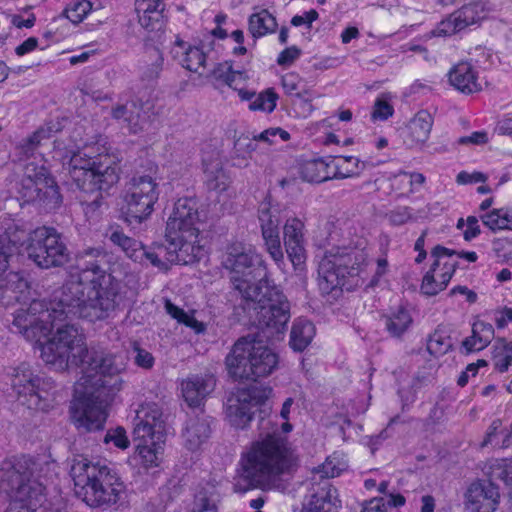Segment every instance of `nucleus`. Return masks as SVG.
<instances>
[{
	"label": "nucleus",
	"instance_id": "f257e3e1",
	"mask_svg": "<svg viewBox=\"0 0 512 512\" xmlns=\"http://www.w3.org/2000/svg\"><path fill=\"white\" fill-rule=\"evenodd\" d=\"M79 367L83 376L70 406L72 422L81 432L102 430L107 418L106 408L121 388L119 369L111 356L96 351H89L86 361Z\"/></svg>",
	"mask_w": 512,
	"mask_h": 512
},
{
	"label": "nucleus",
	"instance_id": "f03ea898",
	"mask_svg": "<svg viewBox=\"0 0 512 512\" xmlns=\"http://www.w3.org/2000/svg\"><path fill=\"white\" fill-rule=\"evenodd\" d=\"M86 289L87 283L71 276L53 293L49 303L35 299L27 308L18 309L14 313L12 330L23 335L26 340L39 341L53 331L56 321H65L72 317L83 318Z\"/></svg>",
	"mask_w": 512,
	"mask_h": 512
},
{
	"label": "nucleus",
	"instance_id": "7ed1b4c3",
	"mask_svg": "<svg viewBox=\"0 0 512 512\" xmlns=\"http://www.w3.org/2000/svg\"><path fill=\"white\" fill-rule=\"evenodd\" d=\"M297 455L287 438L273 428L252 443L242 456V477L251 487L265 488L297 464Z\"/></svg>",
	"mask_w": 512,
	"mask_h": 512
},
{
	"label": "nucleus",
	"instance_id": "20e7f679",
	"mask_svg": "<svg viewBox=\"0 0 512 512\" xmlns=\"http://www.w3.org/2000/svg\"><path fill=\"white\" fill-rule=\"evenodd\" d=\"M221 265L229 272L232 288L242 299L251 296L257 298L259 295L257 291L272 281L262 255L251 245L242 241H232L227 244Z\"/></svg>",
	"mask_w": 512,
	"mask_h": 512
},
{
	"label": "nucleus",
	"instance_id": "39448f33",
	"mask_svg": "<svg viewBox=\"0 0 512 512\" xmlns=\"http://www.w3.org/2000/svg\"><path fill=\"white\" fill-rule=\"evenodd\" d=\"M75 494L90 507L110 506L120 498L124 484L114 470L87 459L74 462L70 471Z\"/></svg>",
	"mask_w": 512,
	"mask_h": 512
},
{
	"label": "nucleus",
	"instance_id": "423d86ee",
	"mask_svg": "<svg viewBox=\"0 0 512 512\" xmlns=\"http://www.w3.org/2000/svg\"><path fill=\"white\" fill-rule=\"evenodd\" d=\"M364 244L361 239L353 245L342 242L325 252L318 265V285L322 293L350 288L347 278L358 276L367 262Z\"/></svg>",
	"mask_w": 512,
	"mask_h": 512
},
{
	"label": "nucleus",
	"instance_id": "0eeeda50",
	"mask_svg": "<svg viewBox=\"0 0 512 512\" xmlns=\"http://www.w3.org/2000/svg\"><path fill=\"white\" fill-rule=\"evenodd\" d=\"M35 462L26 456L5 460L0 468L2 489L11 512H34L43 500L44 487L33 478Z\"/></svg>",
	"mask_w": 512,
	"mask_h": 512
},
{
	"label": "nucleus",
	"instance_id": "6e6552de",
	"mask_svg": "<svg viewBox=\"0 0 512 512\" xmlns=\"http://www.w3.org/2000/svg\"><path fill=\"white\" fill-rule=\"evenodd\" d=\"M61 161L63 170L80 191L95 194V198L88 204L93 210L102 205V193L108 192L119 181L116 167L96 163L80 151L67 152Z\"/></svg>",
	"mask_w": 512,
	"mask_h": 512
},
{
	"label": "nucleus",
	"instance_id": "1a4fd4ad",
	"mask_svg": "<svg viewBox=\"0 0 512 512\" xmlns=\"http://www.w3.org/2000/svg\"><path fill=\"white\" fill-rule=\"evenodd\" d=\"M234 380H253L270 375L277 367L278 356L254 335L239 338L225 359Z\"/></svg>",
	"mask_w": 512,
	"mask_h": 512
},
{
	"label": "nucleus",
	"instance_id": "9d476101",
	"mask_svg": "<svg viewBox=\"0 0 512 512\" xmlns=\"http://www.w3.org/2000/svg\"><path fill=\"white\" fill-rule=\"evenodd\" d=\"M63 321H56L53 329L56 332L47 338L51 332L39 341L32 340L39 345L43 361L56 370H65L69 365L80 366L89 356V350L84 342V336L77 327Z\"/></svg>",
	"mask_w": 512,
	"mask_h": 512
},
{
	"label": "nucleus",
	"instance_id": "9b49d317",
	"mask_svg": "<svg viewBox=\"0 0 512 512\" xmlns=\"http://www.w3.org/2000/svg\"><path fill=\"white\" fill-rule=\"evenodd\" d=\"M258 292L257 298L251 296L242 299L243 309L262 329H268L272 335L283 333L291 317L287 297L273 281Z\"/></svg>",
	"mask_w": 512,
	"mask_h": 512
},
{
	"label": "nucleus",
	"instance_id": "f8f14e48",
	"mask_svg": "<svg viewBox=\"0 0 512 512\" xmlns=\"http://www.w3.org/2000/svg\"><path fill=\"white\" fill-rule=\"evenodd\" d=\"M159 198L156 179L151 175H134L126 184L120 209L121 219L132 228L146 221Z\"/></svg>",
	"mask_w": 512,
	"mask_h": 512
},
{
	"label": "nucleus",
	"instance_id": "ddd939ff",
	"mask_svg": "<svg viewBox=\"0 0 512 512\" xmlns=\"http://www.w3.org/2000/svg\"><path fill=\"white\" fill-rule=\"evenodd\" d=\"M198 208L196 198H179L167 220L165 237L177 241L179 245L189 244L194 250L198 249L197 259L200 260L205 256V249L201 244Z\"/></svg>",
	"mask_w": 512,
	"mask_h": 512
},
{
	"label": "nucleus",
	"instance_id": "4468645a",
	"mask_svg": "<svg viewBox=\"0 0 512 512\" xmlns=\"http://www.w3.org/2000/svg\"><path fill=\"white\" fill-rule=\"evenodd\" d=\"M18 193L27 203H37L47 210L60 206L62 196L55 180L44 166L29 162L24 166Z\"/></svg>",
	"mask_w": 512,
	"mask_h": 512
},
{
	"label": "nucleus",
	"instance_id": "2eb2a0df",
	"mask_svg": "<svg viewBox=\"0 0 512 512\" xmlns=\"http://www.w3.org/2000/svg\"><path fill=\"white\" fill-rule=\"evenodd\" d=\"M86 305L83 318L91 322L110 317L121 304V283L112 275L91 279L87 283Z\"/></svg>",
	"mask_w": 512,
	"mask_h": 512
},
{
	"label": "nucleus",
	"instance_id": "dca6fc26",
	"mask_svg": "<svg viewBox=\"0 0 512 512\" xmlns=\"http://www.w3.org/2000/svg\"><path fill=\"white\" fill-rule=\"evenodd\" d=\"M11 385L18 400L29 409L45 411L51 407L54 382L34 374L29 364L21 363L14 369Z\"/></svg>",
	"mask_w": 512,
	"mask_h": 512
},
{
	"label": "nucleus",
	"instance_id": "f3484780",
	"mask_svg": "<svg viewBox=\"0 0 512 512\" xmlns=\"http://www.w3.org/2000/svg\"><path fill=\"white\" fill-rule=\"evenodd\" d=\"M26 252L29 259L43 269L62 267L70 260V252L61 234L45 226L32 231Z\"/></svg>",
	"mask_w": 512,
	"mask_h": 512
},
{
	"label": "nucleus",
	"instance_id": "a211bd4d",
	"mask_svg": "<svg viewBox=\"0 0 512 512\" xmlns=\"http://www.w3.org/2000/svg\"><path fill=\"white\" fill-rule=\"evenodd\" d=\"M271 393L272 389L266 385H251L246 389L238 390L227 401L226 417L229 423L237 429L246 428L252 421L258 406L263 404Z\"/></svg>",
	"mask_w": 512,
	"mask_h": 512
},
{
	"label": "nucleus",
	"instance_id": "6ab92c4d",
	"mask_svg": "<svg viewBox=\"0 0 512 512\" xmlns=\"http://www.w3.org/2000/svg\"><path fill=\"white\" fill-rule=\"evenodd\" d=\"M492 478L473 481L464 493L465 508L471 512H494L499 504L500 492Z\"/></svg>",
	"mask_w": 512,
	"mask_h": 512
},
{
	"label": "nucleus",
	"instance_id": "aec40b11",
	"mask_svg": "<svg viewBox=\"0 0 512 512\" xmlns=\"http://www.w3.org/2000/svg\"><path fill=\"white\" fill-rule=\"evenodd\" d=\"M166 239L167 244H157L152 251L145 249L143 258L148 259L151 264L158 268H166V263L188 265L199 261L197 259L198 249L193 250L189 244L179 245L173 239Z\"/></svg>",
	"mask_w": 512,
	"mask_h": 512
},
{
	"label": "nucleus",
	"instance_id": "412c9836",
	"mask_svg": "<svg viewBox=\"0 0 512 512\" xmlns=\"http://www.w3.org/2000/svg\"><path fill=\"white\" fill-rule=\"evenodd\" d=\"M75 268L78 271L77 278L85 283L103 275H111L107 273V254L102 248L89 247L79 251L75 258Z\"/></svg>",
	"mask_w": 512,
	"mask_h": 512
},
{
	"label": "nucleus",
	"instance_id": "4be33fe9",
	"mask_svg": "<svg viewBox=\"0 0 512 512\" xmlns=\"http://www.w3.org/2000/svg\"><path fill=\"white\" fill-rule=\"evenodd\" d=\"M304 223L298 218H290L283 227L286 253L295 269L302 270L306 261L304 248Z\"/></svg>",
	"mask_w": 512,
	"mask_h": 512
},
{
	"label": "nucleus",
	"instance_id": "5701e85b",
	"mask_svg": "<svg viewBox=\"0 0 512 512\" xmlns=\"http://www.w3.org/2000/svg\"><path fill=\"white\" fill-rule=\"evenodd\" d=\"M340 507L337 490L330 481L311 484L301 512H334Z\"/></svg>",
	"mask_w": 512,
	"mask_h": 512
},
{
	"label": "nucleus",
	"instance_id": "b1692460",
	"mask_svg": "<svg viewBox=\"0 0 512 512\" xmlns=\"http://www.w3.org/2000/svg\"><path fill=\"white\" fill-rule=\"evenodd\" d=\"M215 385L216 380L211 374L188 377L181 384L183 398L190 407H199Z\"/></svg>",
	"mask_w": 512,
	"mask_h": 512
},
{
	"label": "nucleus",
	"instance_id": "393cba45",
	"mask_svg": "<svg viewBox=\"0 0 512 512\" xmlns=\"http://www.w3.org/2000/svg\"><path fill=\"white\" fill-rule=\"evenodd\" d=\"M211 432L209 416L201 412L195 417H190L183 432L185 446L191 451L200 449L210 438Z\"/></svg>",
	"mask_w": 512,
	"mask_h": 512
},
{
	"label": "nucleus",
	"instance_id": "a878e982",
	"mask_svg": "<svg viewBox=\"0 0 512 512\" xmlns=\"http://www.w3.org/2000/svg\"><path fill=\"white\" fill-rule=\"evenodd\" d=\"M484 5L482 1H472L463 5L459 10L452 13L446 21L442 22L443 26L450 29H443L445 34H452L463 30L469 25L475 24L482 18Z\"/></svg>",
	"mask_w": 512,
	"mask_h": 512
},
{
	"label": "nucleus",
	"instance_id": "bb28decb",
	"mask_svg": "<svg viewBox=\"0 0 512 512\" xmlns=\"http://www.w3.org/2000/svg\"><path fill=\"white\" fill-rule=\"evenodd\" d=\"M448 77L450 84L461 93L472 94L481 89L476 71L470 63H458L449 71Z\"/></svg>",
	"mask_w": 512,
	"mask_h": 512
},
{
	"label": "nucleus",
	"instance_id": "cd10ccee",
	"mask_svg": "<svg viewBox=\"0 0 512 512\" xmlns=\"http://www.w3.org/2000/svg\"><path fill=\"white\" fill-rule=\"evenodd\" d=\"M457 267V261H445L442 273L438 275L439 281L436 280L435 274H425L421 284V292L427 296H435L440 291H443L450 282Z\"/></svg>",
	"mask_w": 512,
	"mask_h": 512
},
{
	"label": "nucleus",
	"instance_id": "c85d7f7f",
	"mask_svg": "<svg viewBox=\"0 0 512 512\" xmlns=\"http://www.w3.org/2000/svg\"><path fill=\"white\" fill-rule=\"evenodd\" d=\"M185 45L186 43L182 40L176 41L175 48L173 49L174 57H178L180 53L177 48L181 49L182 58L180 63L182 66L191 72L202 75V70L205 69L206 63L205 53L199 47H185Z\"/></svg>",
	"mask_w": 512,
	"mask_h": 512
},
{
	"label": "nucleus",
	"instance_id": "c756f323",
	"mask_svg": "<svg viewBox=\"0 0 512 512\" xmlns=\"http://www.w3.org/2000/svg\"><path fill=\"white\" fill-rule=\"evenodd\" d=\"M494 338V328L491 324L478 321L473 324L472 335L462 342L466 353L484 349Z\"/></svg>",
	"mask_w": 512,
	"mask_h": 512
},
{
	"label": "nucleus",
	"instance_id": "7c9ffc66",
	"mask_svg": "<svg viewBox=\"0 0 512 512\" xmlns=\"http://www.w3.org/2000/svg\"><path fill=\"white\" fill-rule=\"evenodd\" d=\"M315 336L314 324L305 318L295 319L290 333V346L294 351L302 352Z\"/></svg>",
	"mask_w": 512,
	"mask_h": 512
},
{
	"label": "nucleus",
	"instance_id": "2f4dec72",
	"mask_svg": "<svg viewBox=\"0 0 512 512\" xmlns=\"http://www.w3.org/2000/svg\"><path fill=\"white\" fill-rule=\"evenodd\" d=\"M432 125V115L426 110H421L408 124V137L412 142L423 144L429 138Z\"/></svg>",
	"mask_w": 512,
	"mask_h": 512
},
{
	"label": "nucleus",
	"instance_id": "473e14b6",
	"mask_svg": "<svg viewBox=\"0 0 512 512\" xmlns=\"http://www.w3.org/2000/svg\"><path fill=\"white\" fill-rule=\"evenodd\" d=\"M61 130L62 126L58 120L45 123L31 136L23 140V142L20 144L22 153L27 157L33 155L34 151L41 144L42 140L52 137L54 133H57Z\"/></svg>",
	"mask_w": 512,
	"mask_h": 512
},
{
	"label": "nucleus",
	"instance_id": "72a5a7b5",
	"mask_svg": "<svg viewBox=\"0 0 512 512\" xmlns=\"http://www.w3.org/2000/svg\"><path fill=\"white\" fill-rule=\"evenodd\" d=\"M141 111V106L131 101L113 108L111 114L114 119L123 120L131 133H137L142 129Z\"/></svg>",
	"mask_w": 512,
	"mask_h": 512
},
{
	"label": "nucleus",
	"instance_id": "f704fd0d",
	"mask_svg": "<svg viewBox=\"0 0 512 512\" xmlns=\"http://www.w3.org/2000/svg\"><path fill=\"white\" fill-rule=\"evenodd\" d=\"M109 240L118 246L129 258L134 261H141L145 248L141 242L128 237L121 230L115 229L109 235Z\"/></svg>",
	"mask_w": 512,
	"mask_h": 512
},
{
	"label": "nucleus",
	"instance_id": "c9c22d12",
	"mask_svg": "<svg viewBox=\"0 0 512 512\" xmlns=\"http://www.w3.org/2000/svg\"><path fill=\"white\" fill-rule=\"evenodd\" d=\"M277 26L276 18L266 9L253 13L249 17V32L254 38L274 33Z\"/></svg>",
	"mask_w": 512,
	"mask_h": 512
},
{
	"label": "nucleus",
	"instance_id": "e433bc0d",
	"mask_svg": "<svg viewBox=\"0 0 512 512\" xmlns=\"http://www.w3.org/2000/svg\"><path fill=\"white\" fill-rule=\"evenodd\" d=\"M330 165L322 159H313L304 162L300 168V174L303 180L307 182L321 183L332 179L329 172Z\"/></svg>",
	"mask_w": 512,
	"mask_h": 512
},
{
	"label": "nucleus",
	"instance_id": "4c0bfd02",
	"mask_svg": "<svg viewBox=\"0 0 512 512\" xmlns=\"http://www.w3.org/2000/svg\"><path fill=\"white\" fill-rule=\"evenodd\" d=\"M332 179H345L358 176L365 168V163L353 156H338L334 163Z\"/></svg>",
	"mask_w": 512,
	"mask_h": 512
},
{
	"label": "nucleus",
	"instance_id": "58836bf2",
	"mask_svg": "<svg viewBox=\"0 0 512 512\" xmlns=\"http://www.w3.org/2000/svg\"><path fill=\"white\" fill-rule=\"evenodd\" d=\"M492 360L498 372H506L512 365V341L497 339L493 345Z\"/></svg>",
	"mask_w": 512,
	"mask_h": 512
},
{
	"label": "nucleus",
	"instance_id": "ea45409f",
	"mask_svg": "<svg viewBox=\"0 0 512 512\" xmlns=\"http://www.w3.org/2000/svg\"><path fill=\"white\" fill-rule=\"evenodd\" d=\"M31 236L32 231L9 227L3 234H0V243L13 255L19 247L25 246L26 248L30 244Z\"/></svg>",
	"mask_w": 512,
	"mask_h": 512
},
{
	"label": "nucleus",
	"instance_id": "a19ab883",
	"mask_svg": "<svg viewBox=\"0 0 512 512\" xmlns=\"http://www.w3.org/2000/svg\"><path fill=\"white\" fill-rule=\"evenodd\" d=\"M480 218L483 224L493 232L512 230V213L506 208L493 209Z\"/></svg>",
	"mask_w": 512,
	"mask_h": 512
},
{
	"label": "nucleus",
	"instance_id": "79ce46f5",
	"mask_svg": "<svg viewBox=\"0 0 512 512\" xmlns=\"http://www.w3.org/2000/svg\"><path fill=\"white\" fill-rule=\"evenodd\" d=\"M384 323L392 337H400L410 327L412 318L407 310L400 308L391 315L385 316Z\"/></svg>",
	"mask_w": 512,
	"mask_h": 512
},
{
	"label": "nucleus",
	"instance_id": "37998d69",
	"mask_svg": "<svg viewBox=\"0 0 512 512\" xmlns=\"http://www.w3.org/2000/svg\"><path fill=\"white\" fill-rule=\"evenodd\" d=\"M344 467L335 457H328L326 461L314 469L311 484H318L322 481H329L330 478L339 476Z\"/></svg>",
	"mask_w": 512,
	"mask_h": 512
},
{
	"label": "nucleus",
	"instance_id": "c03bdc74",
	"mask_svg": "<svg viewBox=\"0 0 512 512\" xmlns=\"http://www.w3.org/2000/svg\"><path fill=\"white\" fill-rule=\"evenodd\" d=\"M135 421H141L146 424H150L152 427L163 431L162 412L157 404L146 403L140 406L136 411Z\"/></svg>",
	"mask_w": 512,
	"mask_h": 512
},
{
	"label": "nucleus",
	"instance_id": "a18cd8bd",
	"mask_svg": "<svg viewBox=\"0 0 512 512\" xmlns=\"http://www.w3.org/2000/svg\"><path fill=\"white\" fill-rule=\"evenodd\" d=\"M204 173L205 183L209 190L222 192L227 189L229 179L219 163L210 168L206 167Z\"/></svg>",
	"mask_w": 512,
	"mask_h": 512
},
{
	"label": "nucleus",
	"instance_id": "49530a36",
	"mask_svg": "<svg viewBox=\"0 0 512 512\" xmlns=\"http://www.w3.org/2000/svg\"><path fill=\"white\" fill-rule=\"evenodd\" d=\"M259 221L262 233L279 231L278 210L272 208L269 202H262L258 209Z\"/></svg>",
	"mask_w": 512,
	"mask_h": 512
},
{
	"label": "nucleus",
	"instance_id": "de8ad7c7",
	"mask_svg": "<svg viewBox=\"0 0 512 512\" xmlns=\"http://www.w3.org/2000/svg\"><path fill=\"white\" fill-rule=\"evenodd\" d=\"M148 56L150 58V63H147L142 68L141 78L144 81L151 82L156 80L162 69H163V56L162 53L157 48H152L148 51Z\"/></svg>",
	"mask_w": 512,
	"mask_h": 512
},
{
	"label": "nucleus",
	"instance_id": "09e8293b",
	"mask_svg": "<svg viewBox=\"0 0 512 512\" xmlns=\"http://www.w3.org/2000/svg\"><path fill=\"white\" fill-rule=\"evenodd\" d=\"M279 96L273 88H268L255 95V99L249 104V109L253 111H264L271 113L276 107Z\"/></svg>",
	"mask_w": 512,
	"mask_h": 512
},
{
	"label": "nucleus",
	"instance_id": "8fccbe9b",
	"mask_svg": "<svg viewBox=\"0 0 512 512\" xmlns=\"http://www.w3.org/2000/svg\"><path fill=\"white\" fill-rule=\"evenodd\" d=\"M451 347V338L440 330H435L434 333L429 336L427 341V350L435 357L446 354Z\"/></svg>",
	"mask_w": 512,
	"mask_h": 512
},
{
	"label": "nucleus",
	"instance_id": "3c124183",
	"mask_svg": "<svg viewBox=\"0 0 512 512\" xmlns=\"http://www.w3.org/2000/svg\"><path fill=\"white\" fill-rule=\"evenodd\" d=\"M136 449L138 452V456L140 458V463L146 469L156 467L159 464L160 460V446H157V443L145 444V443H137Z\"/></svg>",
	"mask_w": 512,
	"mask_h": 512
},
{
	"label": "nucleus",
	"instance_id": "603ef678",
	"mask_svg": "<svg viewBox=\"0 0 512 512\" xmlns=\"http://www.w3.org/2000/svg\"><path fill=\"white\" fill-rule=\"evenodd\" d=\"M162 432L163 431H158L157 428L152 427L150 424L136 421L133 431L134 441L154 445L160 440Z\"/></svg>",
	"mask_w": 512,
	"mask_h": 512
},
{
	"label": "nucleus",
	"instance_id": "864d4df0",
	"mask_svg": "<svg viewBox=\"0 0 512 512\" xmlns=\"http://www.w3.org/2000/svg\"><path fill=\"white\" fill-rule=\"evenodd\" d=\"M0 289L22 293L28 289V282L22 273L11 271L0 277Z\"/></svg>",
	"mask_w": 512,
	"mask_h": 512
},
{
	"label": "nucleus",
	"instance_id": "5fc2aeb1",
	"mask_svg": "<svg viewBox=\"0 0 512 512\" xmlns=\"http://www.w3.org/2000/svg\"><path fill=\"white\" fill-rule=\"evenodd\" d=\"M492 478L500 479V481H503L506 486L512 487V461L503 460L492 465ZM509 495V512H512V488Z\"/></svg>",
	"mask_w": 512,
	"mask_h": 512
},
{
	"label": "nucleus",
	"instance_id": "6e6d98bb",
	"mask_svg": "<svg viewBox=\"0 0 512 512\" xmlns=\"http://www.w3.org/2000/svg\"><path fill=\"white\" fill-rule=\"evenodd\" d=\"M266 250L272 259L278 264L283 261L284 254L281 247L279 231L262 233Z\"/></svg>",
	"mask_w": 512,
	"mask_h": 512
},
{
	"label": "nucleus",
	"instance_id": "4d7b16f0",
	"mask_svg": "<svg viewBox=\"0 0 512 512\" xmlns=\"http://www.w3.org/2000/svg\"><path fill=\"white\" fill-rule=\"evenodd\" d=\"M92 9V3L89 0H79L65 9L66 17L74 24L83 21Z\"/></svg>",
	"mask_w": 512,
	"mask_h": 512
},
{
	"label": "nucleus",
	"instance_id": "13d9d810",
	"mask_svg": "<svg viewBox=\"0 0 512 512\" xmlns=\"http://www.w3.org/2000/svg\"><path fill=\"white\" fill-rule=\"evenodd\" d=\"M254 136L250 138L248 135H240L234 141L233 154L240 159L250 157L251 153L256 149Z\"/></svg>",
	"mask_w": 512,
	"mask_h": 512
},
{
	"label": "nucleus",
	"instance_id": "bf43d9fd",
	"mask_svg": "<svg viewBox=\"0 0 512 512\" xmlns=\"http://www.w3.org/2000/svg\"><path fill=\"white\" fill-rule=\"evenodd\" d=\"M282 87L285 93L289 96L302 97V80L296 73H287L282 76L281 79Z\"/></svg>",
	"mask_w": 512,
	"mask_h": 512
},
{
	"label": "nucleus",
	"instance_id": "052dcab7",
	"mask_svg": "<svg viewBox=\"0 0 512 512\" xmlns=\"http://www.w3.org/2000/svg\"><path fill=\"white\" fill-rule=\"evenodd\" d=\"M455 253H456L455 250L448 249L444 246H441V245L435 246L431 251V257L434 258V262L432 263L430 269L426 272V274L427 275H429V274L436 275L437 268L440 265L443 266V264L445 263V262L442 263V259L450 258Z\"/></svg>",
	"mask_w": 512,
	"mask_h": 512
},
{
	"label": "nucleus",
	"instance_id": "680f3d73",
	"mask_svg": "<svg viewBox=\"0 0 512 512\" xmlns=\"http://www.w3.org/2000/svg\"><path fill=\"white\" fill-rule=\"evenodd\" d=\"M393 113L394 108L386 98L379 97L376 99L372 111V118L374 120H387Z\"/></svg>",
	"mask_w": 512,
	"mask_h": 512
},
{
	"label": "nucleus",
	"instance_id": "e2e57ef3",
	"mask_svg": "<svg viewBox=\"0 0 512 512\" xmlns=\"http://www.w3.org/2000/svg\"><path fill=\"white\" fill-rule=\"evenodd\" d=\"M277 136H279L282 141H288L290 139V134L279 127L266 129L263 132L254 135V138L255 141H263L272 145L276 143L275 137Z\"/></svg>",
	"mask_w": 512,
	"mask_h": 512
},
{
	"label": "nucleus",
	"instance_id": "0e129e2a",
	"mask_svg": "<svg viewBox=\"0 0 512 512\" xmlns=\"http://www.w3.org/2000/svg\"><path fill=\"white\" fill-rule=\"evenodd\" d=\"M163 12H152V13H145V14H137L138 15V21L140 25L149 30L154 31L158 30L162 26V15Z\"/></svg>",
	"mask_w": 512,
	"mask_h": 512
},
{
	"label": "nucleus",
	"instance_id": "69168bd1",
	"mask_svg": "<svg viewBox=\"0 0 512 512\" xmlns=\"http://www.w3.org/2000/svg\"><path fill=\"white\" fill-rule=\"evenodd\" d=\"M104 442H113L117 448L126 449L129 446V440L126 436V431L122 427H118L115 430H110L104 437Z\"/></svg>",
	"mask_w": 512,
	"mask_h": 512
},
{
	"label": "nucleus",
	"instance_id": "338daca9",
	"mask_svg": "<svg viewBox=\"0 0 512 512\" xmlns=\"http://www.w3.org/2000/svg\"><path fill=\"white\" fill-rule=\"evenodd\" d=\"M164 6V0H136L135 11L137 14L163 12Z\"/></svg>",
	"mask_w": 512,
	"mask_h": 512
},
{
	"label": "nucleus",
	"instance_id": "774afa93",
	"mask_svg": "<svg viewBox=\"0 0 512 512\" xmlns=\"http://www.w3.org/2000/svg\"><path fill=\"white\" fill-rule=\"evenodd\" d=\"M192 512H217L215 502L206 494H198Z\"/></svg>",
	"mask_w": 512,
	"mask_h": 512
}]
</instances>
